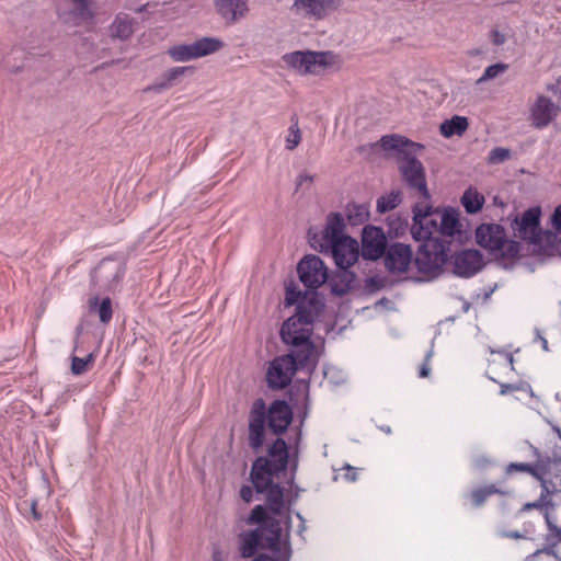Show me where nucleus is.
<instances>
[{"label":"nucleus","instance_id":"obj_1","mask_svg":"<svg viewBox=\"0 0 561 561\" xmlns=\"http://www.w3.org/2000/svg\"><path fill=\"white\" fill-rule=\"evenodd\" d=\"M322 307L323 305L319 299L312 296L308 305L299 304L296 313L282 325L280 337L283 342L293 346V352L298 353L301 363L314 360L316 347L310 337L312 323L318 318Z\"/></svg>","mask_w":561,"mask_h":561},{"label":"nucleus","instance_id":"obj_2","mask_svg":"<svg viewBox=\"0 0 561 561\" xmlns=\"http://www.w3.org/2000/svg\"><path fill=\"white\" fill-rule=\"evenodd\" d=\"M379 146L385 151L397 152L398 169L408 187L414 191L421 199L431 201L424 165L412 154L416 149L423 147L397 134L382 136Z\"/></svg>","mask_w":561,"mask_h":561},{"label":"nucleus","instance_id":"obj_3","mask_svg":"<svg viewBox=\"0 0 561 561\" xmlns=\"http://www.w3.org/2000/svg\"><path fill=\"white\" fill-rule=\"evenodd\" d=\"M310 243L322 253H331L339 268L351 267L358 259V243L344 234V219L332 213L327 218L324 229L310 237Z\"/></svg>","mask_w":561,"mask_h":561},{"label":"nucleus","instance_id":"obj_4","mask_svg":"<svg viewBox=\"0 0 561 561\" xmlns=\"http://www.w3.org/2000/svg\"><path fill=\"white\" fill-rule=\"evenodd\" d=\"M248 525H257L262 549L272 552L290 551L288 535L283 538L280 522L267 515L263 505H256L245 519Z\"/></svg>","mask_w":561,"mask_h":561},{"label":"nucleus","instance_id":"obj_5","mask_svg":"<svg viewBox=\"0 0 561 561\" xmlns=\"http://www.w3.org/2000/svg\"><path fill=\"white\" fill-rule=\"evenodd\" d=\"M447 250L446 244L439 239L428 240L420 245L413 260L422 275L420 280L436 278L442 273L448 260Z\"/></svg>","mask_w":561,"mask_h":561},{"label":"nucleus","instance_id":"obj_6","mask_svg":"<svg viewBox=\"0 0 561 561\" xmlns=\"http://www.w3.org/2000/svg\"><path fill=\"white\" fill-rule=\"evenodd\" d=\"M284 66L299 76L318 75L334 64L332 51L296 50L283 55Z\"/></svg>","mask_w":561,"mask_h":561},{"label":"nucleus","instance_id":"obj_7","mask_svg":"<svg viewBox=\"0 0 561 561\" xmlns=\"http://www.w3.org/2000/svg\"><path fill=\"white\" fill-rule=\"evenodd\" d=\"M312 362L301 363L298 353L293 352L274 358L266 373V381L270 388L280 390L286 388L299 367H306Z\"/></svg>","mask_w":561,"mask_h":561},{"label":"nucleus","instance_id":"obj_8","mask_svg":"<svg viewBox=\"0 0 561 561\" xmlns=\"http://www.w3.org/2000/svg\"><path fill=\"white\" fill-rule=\"evenodd\" d=\"M439 211L434 209L430 201L422 199L413 206V224L411 234L416 241L434 240L432 236L439 232Z\"/></svg>","mask_w":561,"mask_h":561},{"label":"nucleus","instance_id":"obj_9","mask_svg":"<svg viewBox=\"0 0 561 561\" xmlns=\"http://www.w3.org/2000/svg\"><path fill=\"white\" fill-rule=\"evenodd\" d=\"M224 43L214 37H203L192 44H181L169 48L168 54L172 60L184 62L208 56L221 49Z\"/></svg>","mask_w":561,"mask_h":561},{"label":"nucleus","instance_id":"obj_10","mask_svg":"<svg viewBox=\"0 0 561 561\" xmlns=\"http://www.w3.org/2000/svg\"><path fill=\"white\" fill-rule=\"evenodd\" d=\"M300 282L310 289H317L328 279V268L317 255H306L297 265Z\"/></svg>","mask_w":561,"mask_h":561},{"label":"nucleus","instance_id":"obj_11","mask_svg":"<svg viewBox=\"0 0 561 561\" xmlns=\"http://www.w3.org/2000/svg\"><path fill=\"white\" fill-rule=\"evenodd\" d=\"M540 216L541 209L537 206L527 209L520 219L515 217L512 225L515 237L530 243H538L540 240Z\"/></svg>","mask_w":561,"mask_h":561},{"label":"nucleus","instance_id":"obj_12","mask_svg":"<svg viewBox=\"0 0 561 561\" xmlns=\"http://www.w3.org/2000/svg\"><path fill=\"white\" fill-rule=\"evenodd\" d=\"M266 424V405L262 399L254 401L249 415V446L259 450L264 443Z\"/></svg>","mask_w":561,"mask_h":561},{"label":"nucleus","instance_id":"obj_13","mask_svg":"<svg viewBox=\"0 0 561 561\" xmlns=\"http://www.w3.org/2000/svg\"><path fill=\"white\" fill-rule=\"evenodd\" d=\"M341 0H294L291 10L304 18L323 20L341 7Z\"/></svg>","mask_w":561,"mask_h":561},{"label":"nucleus","instance_id":"obj_14","mask_svg":"<svg viewBox=\"0 0 561 561\" xmlns=\"http://www.w3.org/2000/svg\"><path fill=\"white\" fill-rule=\"evenodd\" d=\"M439 233L444 237H450L459 242L469 239L470 230L468 225L460 219V211L456 208L448 207L439 213Z\"/></svg>","mask_w":561,"mask_h":561},{"label":"nucleus","instance_id":"obj_15","mask_svg":"<svg viewBox=\"0 0 561 561\" xmlns=\"http://www.w3.org/2000/svg\"><path fill=\"white\" fill-rule=\"evenodd\" d=\"M453 273L460 277H471L483 266L484 261L478 250H462L451 256Z\"/></svg>","mask_w":561,"mask_h":561},{"label":"nucleus","instance_id":"obj_16","mask_svg":"<svg viewBox=\"0 0 561 561\" xmlns=\"http://www.w3.org/2000/svg\"><path fill=\"white\" fill-rule=\"evenodd\" d=\"M387 239L381 228L367 226L362 234V254L367 260H378L386 253Z\"/></svg>","mask_w":561,"mask_h":561},{"label":"nucleus","instance_id":"obj_17","mask_svg":"<svg viewBox=\"0 0 561 561\" xmlns=\"http://www.w3.org/2000/svg\"><path fill=\"white\" fill-rule=\"evenodd\" d=\"M217 14L228 25H233L248 18L250 0H213Z\"/></svg>","mask_w":561,"mask_h":561},{"label":"nucleus","instance_id":"obj_18","mask_svg":"<svg viewBox=\"0 0 561 561\" xmlns=\"http://www.w3.org/2000/svg\"><path fill=\"white\" fill-rule=\"evenodd\" d=\"M413 260V252L410 245L393 243L387 251L385 264L393 274H402L408 271Z\"/></svg>","mask_w":561,"mask_h":561},{"label":"nucleus","instance_id":"obj_19","mask_svg":"<svg viewBox=\"0 0 561 561\" xmlns=\"http://www.w3.org/2000/svg\"><path fill=\"white\" fill-rule=\"evenodd\" d=\"M266 421L274 434H282L293 421V411L286 401L275 400L266 410Z\"/></svg>","mask_w":561,"mask_h":561},{"label":"nucleus","instance_id":"obj_20","mask_svg":"<svg viewBox=\"0 0 561 561\" xmlns=\"http://www.w3.org/2000/svg\"><path fill=\"white\" fill-rule=\"evenodd\" d=\"M560 107L549 98L539 95L530 108L533 125L537 128L547 127L559 114Z\"/></svg>","mask_w":561,"mask_h":561},{"label":"nucleus","instance_id":"obj_21","mask_svg":"<svg viewBox=\"0 0 561 561\" xmlns=\"http://www.w3.org/2000/svg\"><path fill=\"white\" fill-rule=\"evenodd\" d=\"M501 226L493 224V234L500 232ZM519 252V244L515 241H502L500 238H495L493 236V262L496 264H501L499 256L507 255V257L513 259L516 257Z\"/></svg>","mask_w":561,"mask_h":561},{"label":"nucleus","instance_id":"obj_22","mask_svg":"<svg viewBox=\"0 0 561 561\" xmlns=\"http://www.w3.org/2000/svg\"><path fill=\"white\" fill-rule=\"evenodd\" d=\"M193 67H173L167 70L158 81L148 87L146 91L162 92L173 87L174 82L186 72H193Z\"/></svg>","mask_w":561,"mask_h":561},{"label":"nucleus","instance_id":"obj_23","mask_svg":"<svg viewBox=\"0 0 561 561\" xmlns=\"http://www.w3.org/2000/svg\"><path fill=\"white\" fill-rule=\"evenodd\" d=\"M348 268L350 267L339 268V271L332 276L330 285L333 294L343 296L353 288L355 274Z\"/></svg>","mask_w":561,"mask_h":561},{"label":"nucleus","instance_id":"obj_24","mask_svg":"<svg viewBox=\"0 0 561 561\" xmlns=\"http://www.w3.org/2000/svg\"><path fill=\"white\" fill-rule=\"evenodd\" d=\"M240 553L243 558L253 557L259 548H262L260 530L256 528L249 531H243L239 535Z\"/></svg>","mask_w":561,"mask_h":561},{"label":"nucleus","instance_id":"obj_25","mask_svg":"<svg viewBox=\"0 0 561 561\" xmlns=\"http://www.w3.org/2000/svg\"><path fill=\"white\" fill-rule=\"evenodd\" d=\"M134 33V19L127 14H118L111 25V34L119 39H127Z\"/></svg>","mask_w":561,"mask_h":561},{"label":"nucleus","instance_id":"obj_26","mask_svg":"<svg viewBox=\"0 0 561 561\" xmlns=\"http://www.w3.org/2000/svg\"><path fill=\"white\" fill-rule=\"evenodd\" d=\"M468 128V119L463 116L455 115L450 119H446L440 124V134L450 138L453 136H461Z\"/></svg>","mask_w":561,"mask_h":561},{"label":"nucleus","instance_id":"obj_27","mask_svg":"<svg viewBox=\"0 0 561 561\" xmlns=\"http://www.w3.org/2000/svg\"><path fill=\"white\" fill-rule=\"evenodd\" d=\"M460 203L468 214H476L481 210L484 204V196L477 190L469 187L462 194Z\"/></svg>","mask_w":561,"mask_h":561},{"label":"nucleus","instance_id":"obj_28","mask_svg":"<svg viewBox=\"0 0 561 561\" xmlns=\"http://www.w3.org/2000/svg\"><path fill=\"white\" fill-rule=\"evenodd\" d=\"M266 503L271 512L275 515L282 514L284 508V491L279 484H274L265 492Z\"/></svg>","mask_w":561,"mask_h":561},{"label":"nucleus","instance_id":"obj_29","mask_svg":"<svg viewBox=\"0 0 561 561\" xmlns=\"http://www.w3.org/2000/svg\"><path fill=\"white\" fill-rule=\"evenodd\" d=\"M260 463L261 461H254L252 470H251V480L252 483L259 493L265 492L268 488L273 486L275 483L273 482V476L271 473H260Z\"/></svg>","mask_w":561,"mask_h":561},{"label":"nucleus","instance_id":"obj_30","mask_svg":"<svg viewBox=\"0 0 561 561\" xmlns=\"http://www.w3.org/2000/svg\"><path fill=\"white\" fill-rule=\"evenodd\" d=\"M347 220L351 225L364 224L369 217V208L366 204H348L345 209Z\"/></svg>","mask_w":561,"mask_h":561},{"label":"nucleus","instance_id":"obj_31","mask_svg":"<svg viewBox=\"0 0 561 561\" xmlns=\"http://www.w3.org/2000/svg\"><path fill=\"white\" fill-rule=\"evenodd\" d=\"M90 309L99 314L102 323H108L113 317L112 302L108 297L104 298L100 304L98 297L91 298Z\"/></svg>","mask_w":561,"mask_h":561},{"label":"nucleus","instance_id":"obj_32","mask_svg":"<svg viewBox=\"0 0 561 561\" xmlns=\"http://www.w3.org/2000/svg\"><path fill=\"white\" fill-rule=\"evenodd\" d=\"M401 203V193L399 191H392L387 195H383L377 199V211L385 214L394 209Z\"/></svg>","mask_w":561,"mask_h":561},{"label":"nucleus","instance_id":"obj_33","mask_svg":"<svg viewBox=\"0 0 561 561\" xmlns=\"http://www.w3.org/2000/svg\"><path fill=\"white\" fill-rule=\"evenodd\" d=\"M95 355L93 353L88 354L85 357H71V373L76 376L83 375L93 365Z\"/></svg>","mask_w":561,"mask_h":561},{"label":"nucleus","instance_id":"obj_34","mask_svg":"<svg viewBox=\"0 0 561 561\" xmlns=\"http://www.w3.org/2000/svg\"><path fill=\"white\" fill-rule=\"evenodd\" d=\"M550 460H538L536 463L531 465L529 474L541 482L542 489L546 493H548L546 477L549 473Z\"/></svg>","mask_w":561,"mask_h":561},{"label":"nucleus","instance_id":"obj_35","mask_svg":"<svg viewBox=\"0 0 561 561\" xmlns=\"http://www.w3.org/2000/svg\"><path fill=\"white\" fill-rule=\"evenodd\" d=\"M310 299L307 300V293L302 295L301 290L297 288V286L291 282L286 285V296L285 304L286 306L305 304L308 305Z\"/></svg>","mask_w":561,"mask_h":561},{"label":"nucleus","instance_id":"obj_36","mask_svg":"<svg viewBox=\"0 0 561 561\" xmlns=\"http://www.w3.org/2000/svg\"><path fill=\"white\" fill-rule=\"evenodd\" d=\"M301 141V131L298 125V118L295 116L291 118V125L288 128V135L285 140V147L287 150H294Z\"/></svg>","mask_w":561,"mask_h":561},{"label":"nucleus","instance_id":"obj_37","mask_svg":"<svg viewBox=\"0 0 561 561\" xmlns=\"http://www.w3.org/2000/svg\"><path fill=\"white\" fill-rule=\"evenodd\" d=\"M268 454L278 459L283 466L286 465L288 458L287 445L284 439L277 438L268 449Z\"/></svg>","mask_w":561,"mask_h":561},{"label":"nucleus","instance_id":"obj_38","mask_svg":"<svg viewBox=\"0 0 561 561\" xmlns=\"http://www.w3.org/2000/svg\"><path fill=\"white\" fill-rule=\"evenodd\" d=\"M476 241L485 250H491V224H482L477 228Z\"/></svg>","mask_w":561,"mask_h":561},{"label":"nucleus","instance_id":"obj_39","mask_svg":"<svg viewBox=\"0 0 561 561\" xmlns=\"http://www.w3.org/2000/svg\"><path fill=\"white\" fill-rule=\"evenodd\" d=\"M114 272L113 280L117 282L124 275V268L121 264L112 260H103L96 268V273L103 274L104 272Z\"/></svg>","mask_w":561,"mask_h":561},{"label":"nucleus","instance_id":"obj_40","mask_svg":"<svg viewBox=\"0 0 561 561\" xmlns=\"http://www.w3.org/2000/svg\"><path fill=\"white\" fill-rule=\"evenodd\" d=\"M77 5V15L83 20L89 21L93 18L90 9V0H71Z\"/></svg>","mask_w":561,"mask_h":561},{"label":"nucleus","instance_id":"obj_41","mask_svg":"<svg viewBox=\"0 0 561 561\" xmlns=\"http://www.w3.org/2000/svg\"><path fill=\"white\" fill-rule=\"evenodd\" d=\"M543 517L549 531L547 540L557 538L561 542V528L554 523L548 511H545Z\"/></svg>","mask_w":561,"mask_h":561},{"label":"nucleus","instance_id":"obj_42","mask_svg":"<svg viewBox=\"0 0 561 561\" xmlns=\"http://www.w3.org/2000/svg\"><path fill=\"white\" fill-rule=\"evenodd\" d=\"M491 495V486H485L481 489L473 490L470 494L472 504L474 506H480L483 504L488 497Z\"/></svg>","mask_w":561,"mask_h":561},{"label":"nucleus","instance_id":"obj_43","mask_svg":"<svg viewBox=\"0 0 561 561\" xmlns=\"http://www.w3.org/2000/svg\"><path fill=\"white\" fill-rule=\"evenodd\" d=\"M542 554L553 557L558 560L561 559V557L557 553V551L554 549V545H549V546L543 547L542 549H538L534 553L529 554L526 558V561H539V559Z\"/></svg>","mask_w":561,"mask_h":561},{"label":"nucleus","instance_id":"obj_44","mask_svg":"<svg viewBox=\"0 0 561 561\" xmlns=\"http://www.w3.org/2000/svg\"><path fill=\"white\" fill-rule=\"evenodd\" d=\"M273 556L267 554H259L253 561H288L290 557V551H280V552H272Z\"/></svg>","mask_w":561,"mask_h":561},{"label":"nucleus","instance_id":"obj_45","mask_svg":"<svg viewBox=\"0 0 561 561\" xmlns=\"http://www.w3.org/2000/svg\"><path fill=\"white\" fill-rule=\"evenodd\" d=\"M547 494L545 491L541 493L540 497L535 501V502H529V503H526L523 508H522V512H528L533 508H536V510H539V511H547V505H548V502H547Z\"/></svg>","mask_w":561,"mask_h":561},{"label":"nucleus","instance_id":"obj_46","mask_svg":"<svg viewBox=\"0 0 561 561\" xmlns=\"http://www.w3.org/2000/svg\"><path fill=\"white\" fill-rule=\"evenodd\" d=\"M483 59H485V57L482 56L480 50H471L468 53L467 67L472 69L480 68L479 61Z\"/></svg>","mask_w":561,"mask_h":561},{"label":"nucleus","instance_id":"obj_47","mask_svg":"<svg viewBox=\"0 0 561 561\" xmlns=\"http://www.w3.org/2000/svg\"><path fill=\"white\" fill-rule=\"evenodd\" d=\"M512 158V152L506 148H494L493 149V163L504 162Z\"/></svg>","mask_w":561,"mask_h":561},{"label":"nucleus","instance_id":"obj_48","mask_svg":"<svg viewBox=\"0 0 561 561\" xmlns=\"http://www.w3.org/2000/svg\"><path fill=\"white\" fill-rule=\"evenodd\" d=\"M551 222L553 228L561 233V204L554 209Z\"/></svg>","mask_w":561,"mask_h":561},{"label":"nucleus","instance_id":"obj_49","mask_svg":"<svg viewBox=\"0 0 561 561\" xmlns=\"http://www.w3.org/2000/svg\"><path fill=\"white\" fill-rule=\"evenodd\" d=\"M240 497L247 503L251 502L253 497V489L249 485H243L240 489Z\"/></svg>","mask_w":561,"mask_h":561},{"label":"nucleus","instance_id":"obj_50","mask_svg":"<svg viewBox=\"0 0 561 561\" xmlns=\"http://www.w3.org/2000/svg\"><path fill=\"white\" fill-rule=\"evenodd\" d=\"M255 461H261L260 463V473H271L272 472V465L271 462L266 459V458H263V457H260L257 458Z\"/></svg>","mask_w":561,"mask_h":561},{"label":"nucleus","instance_id":"obj_51","mask_svg":"<svg viewBox=\"0 0 561 561\" xmlns=\"http://www.w3.org/2000/svg\"><path fill=\"white\" fill-rule=\"evenodd\" d=\"M530 467H531V465H529V463H524V462H519V463H511V465H510V470L514 469V470H518V471H523V472H527V473H529V471H530Z\"/></svg>","mask_w":561,"mask_h":561},{"label":"nucleus","instance_id":"obj_52","mask_svg":"<svg viewBox=\"0 0 561 561\" xmlns=\"http://www.w3.org/2000/svg\"><path fill=\"white\" fill-rule=\"evenodd\" d=\"M345 478H346V480H348L351 482L355 481L357 478V473H356L355 469L352 468L351 466L346 467Z\"/></svg>","mask_w":561,"mask_h":561},{"label":"nucleus","instance_id":"obj_53","mask_svg":"<svg viewBox=\"0 0 561 561\" xmlns=\"http://www.w3.org/2000/svg\"><path fill=\"white\" fill-rule=\"evenodd\" d=\"M313 181V178L311 175H308V174H300L298 178H297V186H301L305 182H309L311 183Z\"/></svg>","mask_w":561,"mask_h":561},{"label":"nucleus","instance_id":"obj_54","mask_svg":"<svg viewBox=\"0 0 561 561\" xmlns=\"http://www.w3.org/2000/svg\"><path fill=\"white\" fill-rule=\"evenodd\" d=\"M491 79V65L486 66L484 68V72L482 75V77H480L478 80H477V83H481L483 81H486Z\"/></svg>","mask_w":561,"mask_h":561},{"label":"nucleus","instance_id":"obj_55","mask_svg":"<svg viewBox=\"0 0 561 561\" xmlns=\"http://www.w3.org/2000/svg\"><path fill=\"white\" fill-rule=\"evenodd\" d=\"M505 41H506V37L504 34L493 32V44L501 45V44L505 43Z\"/></svg>","mask_w":561,"mask_h":561},{"label":"nucleus","instance_id":"obj_56","mask_svg":"<svg viewBox=\"0 0 561 561\" xmlns=\"http://www.w3.org/2000/svg\"><path fill=\"white\" fill-rule=\"evenodd\" d=\"M515 390H518L517 386L506 385V383L501 385V394H506V393L515 391Z\"/></svg>","mask_w":561,"mask_h":561},{"label":"nucleus","instance_id":"obj_57","mask_svg":"<svg viewBox=\"0 0 561 561\" xmlns=\"http://www.w3.org/2000/svg\"><path fill=\"white\" fill-rule=\"evenodd\" d=\"M507 68L505 64H493V78Z\"/></svg>","mask_w":561,"mask_h":561},{"label":"nucleus","instance_id":"obj_58","mask_svg":"<svg viewBox=\"0 0 561 561\" xmlns=\"http://www.w3.org/2000/svg\"><path fill=\"white\" fill-rule=\"evenodd\" d=\"M428 374H430V367H428L427 363H424V364L421 366V368H420L419 376H420L421 378H425V377H427V376H428Z\"/></svg>","mask_w":561,"mask_h":561},{"label":"nucleus","instance_id":"obj_59","mask_svg":"<svg viewBox=\"0 0 561 561\" xmlns=\"http://www.w3.org/2000/svg\"><path fill=\"white\" fill-rule=\"evenodd\" d=\"M550 90L553 92L559 91V93H560L559 103H561V78L556 82V84L550 87Z\"/></svg>","mask_w":561,"mask_h":561},{"label":"nucleus","instance_id":"obj_60","mask_svg":"<svg viewBox=\"0 0 561 561\" xmlns=\"http://www.w3.org/2000/svg\"><path fill=\"white\" fill-rule=\"evenodd\" d=\"M32 513H33V516L35 519H39L41 518V515L37 513L36 511V502H32Z\"/></svg>","mask_w":561,"mask_h":561},{"label":"nucleus","instance_id":"obj_61","mask_svg":"<svg viewBox=\"0 0 561 561\" xmlns=\"http://www.w3.org/2000/svg\"><path fill=\"white\" fill-rule=\"evenodd\" d=\"M213 561H224V559H222V556H221L220 551H215V552L213 553Z\"/></svg>","mask_w":561,"mask_h":561},{"label":"nucleus","instance_id":"obj_62","mask_svg":"<svg viewBox=\"0 0 561 561\" xmlns=\"http://www.w3.org/2000/svg\"><path fill=\"white\" fill-rule=\"evenodd\" d=\"M506 537H510V538H515V539H519L522 538L523 536L517 533V531H514V533H510V534H505Z\"/></svg>","mask_w":561,"mask_h":561},{"label":"nucleus","instance_id":"obj_63","mask_svg":"<svg viewBox=\"0 0 561 561\" xmlns=\"http://www.w3.org/2000/svg\"><path fill=\"white\" fill-rule=\"evenodd\" d=\"M506 360H507V363L513 367V360H514V359H513V355H512V354H507V355H506Z\"/></svg>","mask_w":561,"mask_h":561},{"label":"nucleus","instance_id":"obj_64","mask_svg":"<svg viewBox=\"0 0 561 561\" xmlns=\"http://www.w3.org/2000/svg\"><path fill=\"white\" fill-rule=\"evenodd\" d=\"M541 342H542V347L545 351H548V342L545 337H540Z\"/></svg>","mask_w":561,"mask_h":561}]
</instances>
